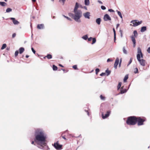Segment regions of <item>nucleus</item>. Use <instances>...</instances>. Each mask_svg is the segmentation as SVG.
Instances as JSON below:
<instances>
[{
	"mask_svg": "<svg viewBox=\"0 0 150 150\" xmlns=\"http://www.w3.org/2000/svg\"><path fill=\"white\" fill-rule=\"evenodd\" d=\"M122 83L121 82H119L117 86V89L118 90L120 88Z\"/></svg>",
	"mask_w": 150,
	"mask_h": 150,
	"instance_id": "2f4dec72",
	"label": "nucleus"
},
{
	"mask_svg": "<svg viewBox=\"0 0 150 150\" xmlns=\"http://www.w3.org/2000/svg\"><path fill=\"white\" fill-rule=\"evenodd\" d=\"M113 32H114V35H116V32H115V29L114 28H113Z\"/></svg>",
	"mask_w": 150,
	"mask_h": 150,
	"instance_id": "864d4df0",
	"label": "nucleus"
},
{
	"mask_svg": "<svg viewBox=\"0 0 150 150\" xmlns=\"http://www.w3.org/2000/svg\"><path fill=\"white\" fill-rule=\"evenodd\" d=\"M112 61L113 60H111L110 59L108 58V59L107 60V62H109L110 61L112 62Z\"/></svg>",
	"mask_w": 150,
	"mask_h": 150,
	"instance_id": "8fccbe9b",
	"label": "nucleus"
},
{
	"mask_svg": "<svg viewBox=\"0 0 150 150\" xmlns=\"http://www.w3.org/2000/svg\"><path fill=\"white\" fill-rule=\"evenodd\" d=\"M100 99L102 100H105V97H103L102 95H100Z\"/></svg>",
	"mask_w": 150,
	"mask_h": 150,
	"instance_id": "4c0bfd02",
	"label": "nucleus"
},
{
	"mask_svg": "<svg viewBox=\"0 0 150 150\" xmlns=\"http://www.w3.org/2000/svg\"><path fill=\"white\" fill-rule=\"evenodd\" d=\"M52 145L54 148L57 150H60L62 149V145L60 144L59 143V141H57L54 144H52Z\"/></svg>",
	"mask_w": 150,
	"mask_h": 150,
	"instance_id": "20e7f679",
	"label": "nucleus"
},
{
	"mask_svg": "<svg viewBox=\"0 0 150 150\" xmlns=\"http://www.w3.org/2000/svg\"><path fill=\"white\" fill-rule=\"evenodd\" d=\"M85 111L87 113V114L88 116L89 115V112L87 110H85Z\"/></svg>",
	"mask_w": 150,
	"mask_h": 150,
	"instance_id": "bf43d9fd",
	"label": "nucleus"
},
{
	"mask_svg": "<svg viewBox=\"0 0 150 150\" xmlns=\"http://www.w3.org/2000/svg\"><path fill=\"white\" fill-rule=\"evenodd\" d=\"M137 125L138 126H140L144 125V122L145 121L144 119H142L140 117H137Z\"/></svg>",
	"mask_w": 150,
	"mask_h": 150,
	"instance_id": "39448f33",
	"label": "nucleus"
},
{
	"mask_svg": "<svg viewBox=\"0 0 150 150\" xmlns=\"http://www.w3.org/2000/svg\"><path fill=\"white\" fill-rule=\"evenodd\" d=\"M133 34L134 35H133V36L134 37H137L138 35V33L137 31L136 30H135L133 32Z\"/></svg>",
	"mask_w": 150,
	"mask_h": 150,
	"instance_id": "4be33fe9",
	"label": "nucleus"
},
{
	"mask_svg": "<svg viewBox=\"0 0 150 150\" xmlns=\"http://www.w3.org/2000/svg\"><path fill=\"white\" fill-rule=\"evenodd\" d=\"M138 61L139 62L140 64L144 67L145 65L146 61L145 60L142 59H140V57L139 56H138L137 58Z\"/></svg>",
	"mask_w": 150,
	"mask_h": 150,
	"instance_id": "0eeeda50",
	"label": "nucleus"
},
{
	"mask_svg": "<svg viewBox=\"0 0 150 150\" xmlns=\"http://www.w3.org/2000/svg\"><path fill=\"white\" fill-rule=\"evenodd\" d=\"M146 30V26L142 27L140 31L142 32H144Z\"/></svg>",
	"mask_w": 150,
	"mask_h": 150,
	"instance_id": "dca6fc26",
	"label": "nucleus"
},
{
	"mask_svg": "<svg viewBox=\"0 0 150 150\" xmlns=\"http://www.w3.org/2000/svg\"><path fill=\"white\" fill-rule=\"evenodd\" d=\"M100 70L98 68H97L96 69V74H97L99 72Z\"/></svg>",
	"mask_w": 150,
	"mask_h": 150,
	"instance_id": "ea45409f",
	"label": "nucleus"
},
{
	"mask_svg": "<svg viewBox=\"0 0 150 150\" xmlns=\"http://www.w3.org/2000/svg\"><path fill=\"white\" fill-rule=\"evenodd\" d=\"M119 61V59L118 57H117L115 60V62L114 64V67L115 69H116L117 68V66L118 64Z\"/></svg>",
	"mask_w": 150,
	"mask_h": 150,
	"instance_id": "9d476101",
	"label": "nucleus"
},
{
	"mask_svg": "<svg viewBox=\"0 0 150 150\" xmlns=\"http://www.w3.org/2000/svg\"><path fill=\"white\" fill-rule=\"evenodd\" d=\"M37 28L39 29H43L44 28V25L43 24H38L37 25Z\"/></svg>",
	"mask_w": 150,
	"mask_h": 150,
	"instance_id": "ddd939ff",
	"label": "nucleus"
},
{
	"mask_svg": "<svg viewBox=\"0 0 150 150\" xmlns=\"http://www.w3.org/2000/svg\"><path fill=\"white\" fill-rule=\"evenodd\" d=\"M137 122V117L135 116H131L128 117L126 120V123L129 125H134Z\"/></svg>",
	"mask_w": 150,
	"mask_h": 150,
	"instance_id": "f03ea898",
	"label": "nucleus"
},
{
	"mask_svg": "<svg viewBox=\"0 0 150 150\" xmlns=\"http://www.w3.org/2000/svg\"><path fill=\"white\" fill-rule=\"evenodd\" d=\"M137 53L138 54L137 55V58L138 56H139V57H140V55H139V54H140L142 53L141 51V49L139 47L137 48Z\"/></svg>",
	"mask_w": 150,
	"mask_h": 150,
	"instance_id": "2eb2a0df",
	"label": "nucleus"
},
{
	"mask_svg": "<svg viewBox=\"0 0 150 150\" xmlns=\"http://www.w3.org/2000/svg\"><path fill=\"white\" fill-rule=\"evenodd\" d=\"M0 5L3 6H6L7 4L4 2H0Z\"/></svg>",
	"mask_w": 150,
	"mask_h": 150,
	"instance_id": "412c9836",
	"label": "nucleus"
},
{
	"mask_svg": "<svg viewBox=\"0 0 150 150\" xmlns=\"http://www.w3.org/2000/svg\"><path fill=\"white\" fill-rule=\"evenodd\" d=\"M74 20L76 22L80 23V18L82 16V12L81 10L74 11Z\"/></svg>",
	"mask_w": 150,
	"mask_h": 150,
	"instance_id": "7ed1b4c3",
	"label": "nucleus"
},
{
	"mask_svg": "<svg viewBox=\"0 0 150 150\" xmlns=\"http://www.w3.org/2000/svg\"><path fill=\"white\" fill-rule=\"evenodd\" d=\"M16 33H13V34L12 35V38H14L16 36Z\"/></svg>",
	"mask_w": 150,
	"mask_h": 150,
	"instance_id": "c03bdc74",
	"label": "nucleus"
},
{
	"mask_svg": "<svg viewBox=\"0 0 150 150\" xmlns=\"http://www.w3.org/2000/svg\"><path fill=\"white\" fill-rule=\"evenodd\" d=\"M133 47H135L136 46V43H133Z\"/></svg>",
	"mask_w": 150,
	"mask_h": 150,
	"instance_id": "e2e57ef3",
	"label": "nucleus"
},
{
	"mask_svg": "<svg viewBox=\"0 0 150 150\" xmlns=\"http://www.w3.org/2000/svg\"><path fill=\"white\" fill-rule=\"evenodd\" d=\"M19 52L18 50H16L15 51V57H16L17 56Z\"/></svg>",
	"mask_w": 150,
	"mask_h": 150,
	"instance_id": "58836bf2",
	"label": "nucleus"
},
{
	"mask_svg": "<svg viewBox=\"0 0 150 150\" xmlns=\"http://www.w3.org/2000/svg\"><path fill=\"white\" fill-rule=\"evenodd\" d=\"M83 15L85 18L89 19L90 15V13L87 12L83 14Z\"/></svg>",
	"mask_w": 150,
	"mask_h": 150,
	"instance_id": "9b49d317",
	"label": "nucleus"
},
{
	"mask_svg": "<svg viewBox=\"0 0 150 150\" xmlns=\"http://www.w3.org/2000/svg\"><path fill=\"white\" fill-rule=\"evenodd\" d=\"M53 69L54 71H56L57 69V67L54 65H53L52 66Z\"/></svg>",
	"mask_w": 150,
	"mask_h": 150,
	"instance_id": "c756f323",
	"label": "nucleus"
},
{
	"mask_svg": "<svg viewBox=\"0 0 150 150\" xmlns=\"http://www.w3.org/2000/svg\"><path fill=\"white\" fill-rule=\"evenodd\" d=\"M82 38L84 40H86L88 38V36L87 35H85L83 36Z\"/></svg>",
	"mask_w": 150,
	"mask_h": 150,
	"instance_id": "c85d7f7f",
	"label": "nucleus"
},
{
	"mask_svg": "<svg viewBox=\"0 0 150 150\" xmlns=\"http://www.w3.org/2000/svg\"><path fill=\"white\" fill-rule=\"evenodd\" d=\"M66 18L68 20H69V21H72V19L71 18L68 17H67Z\"/></svg>",
	"mask_w": 150,
	"mask_h": 150,
	"instance_id": "603ef678",
	"label": "nucleus"
},
{
	"mask_svg": "<svg viewBox=\"0 0 150 150\" xmlns=\"http://www.w3.org/2000/svg\"><path fill=\"white\" fill-rule=\"evenodd\" d=\"M116 40V35H114V41L115 42Z\"/></svg>",
	"mask_w": 150,
	"mask_h": 150,
	"instance_id": "4d7b16f0",
	"label": "nucleus"
},
{
	"mask_svg": "<svg viewBox=\"0 0 150 150\" xmlns=\"http://www.w3.org/2000/svg\"><path fill=\"white\" fill-rule=\"evenodd\" d=\"M68 14L69 16L73 18L74 20V14H73L71 13H69Z\"/></svg>",
	"mask_w": 150,
	"mask_h": 150,
	"instance_id": "b1692460",
	"label": "nucleus"
},
{
	"mask_svg": "<svg viewBox=\"0 0 150 150\" xmlns=\"http://www.w3.org/2000/svg\"><path fill=\"white\" fill-rule=\"evenodd\" d=\"M122 62V59L121 58L120 59V63H121Z\"/></svg>",
	"mask_w": 150,
	"mask_h": 150,
	"instance_id": "338daca9",
	"label": "nucleus"
},
{
	"mask_svg": "<svg viewBox=\"0 0 150 150\" xmlns=\"http://www.w3.org/2000/svg\"><path fill=\"white\" fill-rule=\"evenodd\" d=\"M132 58H130L129 61V62L128 64L127 65V66H128L132 63Z\"/></svg>",
	"mask_w": 150,
	"mask_h": 150,
	"instance_id": "e433bc0d",
	"label": "nucleus"
},
{
	"mask_svg": "<svg viewBox=\"0 0 150 150\" xmlns=\"http://www.w3.org/2000/svg\"><path fill=\"white\" fill-rule=\"evenodd\" d=\"M101 19L100 18H98L96 20V22L98 25H100V23Z\"/></svg>",
	"mask_w": 150,
	"mask_h": 150,
	"instance_id": "a211bd4d",
	"label": "nucleus"
},
{
	"mask_svg": "<svg viewBox=\"0 0 150 150\" xmlns=\"http://www.w3.org/2000/svg\"><path fill=\"white\" fill-rule=\"evenodd\" d=\"M46 57L48 59H50L52 58V55L50 54H47L46 56Z\"/></svg>",
	"mask_w": 150,
	"mask_h": 150,
	"instance_id": "bb28decb",
	"label": "nucleus"
},
{
	"mask_svg": "<svg viewBox=\"0 0 150 150\" xmlns=\"http://www.w3.org/2000/svg\"><path fill=\"white\" fill-rule=\"evenodd\" d=\"M65 1L66 0H59V1L60 2H62L63 3V5H64V4Z\"/></svg>",
	"mask_w": 150,
	"mask_h": 150,
	"instance_id": "79ce46f5",
	"label": "nucleus"
},
{
	"mask_svg": "<svg viewBox=\"0 0 150 150\" xmlns=\"http://www.w3.org/2000/svg\"><path fill=\"white\" fill-rule=\"evenodd\" d=\"M120 24H117L116 25V28L117 29L118 27L119 26Z\"/></svg>",
	"mask_w": 150,
	"mask_h": 150,
	"instance_id": "052dcab7",
	"label": "nucleus"
},
{
	"mask_svg": "<svg viewBox=\"0 0 150 150\" xmlns=\"http://www.w3.org/2000/svg\"><path fill=\"white\" fill-rule=\"evenodd\" d=\"M92 44H93L96 43V40L95 38H93L92 39Z\"/></svg>",
	"mask_w": 150,
	"mask_h": 150,
	"instance_id": "f704fd0d",
	"label": "nucleus"
},
{
	"mask_svg": "<svg viewBox=\"0 0 150 150\" xmlns=\"http://www.w3.org/2000/svg\"><path fill=\"white\" fill-rule=\"evenodd\" d=\"M127 91V90L126 89H124L123 90L120 89V93L122 94L124 93Z\"/></svg>",
	"mask_w": 150,
	"mask_h": 150,
	"instance_id": "aec40b11",
	"label": "nucleus"
},
{
	"mask_svg": "<svg viewBox=\"0 0 150 150\" xmlns=\"http://www.w3.org/2000/svg\"><path fill=\"white\" fill-rule=\"evenodd\" d=\"M59 66H60V67H64V66H63L62 65V64H59Z\"/></svg>",
	"mask_w": 150,
	"mask_h": 150,
	"instance_id": "0e129e2a",
	"label": "nucleus"
},
{
	"mask_svg": "<svg viewBox=\"0 0 150 150\" xmlns=\"http://www.w3.org/2000/svg\"><path fill=\"white\" fill-rule=\"evenodd\" d=\"M123 53L125 54H127V51L125 50V47H123Z\"/></svg>",
	"mask_w": 150,
	"mask_h": 150,
	"instance_id": "473e14b6",
	"label": "nucleus"
},
{
	"mask_svg": "<svg viewBox=\"0 0 150 150\" xmlns=\"http://www.w3.org/2000/svg\"><path fill=\"white\" fill-rule=\"evenodd\" d=\"M134 72L135 74H137V73H138V69H137V68H136L135 69H134Z\"/></svg>",
	"mask_w": 150,
	"mask_h": 150,
	"instance_id": "c9c22d12",
	"label": "nucleus"
},
{
	"mask_svg": "<svg viewBox=\"0 0 150 150\" xmlns=\"http://www.w3.org/2000/svg\"><path fill=\"white\" fill-rule=\"evenodd\" d=\"M111 112V111L108 110L107 111V113L104 115L103 113L102 114V117L103 119H105L108 117L109 115Z\"/></svg>",
	"mask_w": 150,
	"mask_h": 150,
	"instance_id": "6e6552de",
	"label": "nucleus"
},
{
	"mask_svg": "<svg viewBox=\"0 0 150 150\" xmlns=\"http://www.w3.org/2000/svg\"><path fill=\"white\" fill-rule=\"evenodd\" d=\"M72 67H73V68H74L75 69H76V70L78 69L77 65H74Z\"/></svg>",
	"mask_w": 150,
	"mask_h": 150,
	"instance_id": "a19ab883",
	"label": "nucleus"
},
{
	"mask_svg": "<svg viewBox=\"0 0 150 150\" xmlns=\"http://www.w3.org/2000/svg\"><path fill=\"white\" fill-rule=\"evenodd\" d=\"M117 14L118 15L120 16V18H121L122 19V15L120 11H119L117 10Z\"/></svg>",
	"mask_w": 150,
	"mask_h": 150,
	"instance_id": "a878e982",
	"label": "nucleus"
},
{
	"mask_svg": "<svg viewBox=\"0 0 150 150\" xmlns=\"http://www.w3.org/2000/svg\"><path fill=\"white\" fill-rule=\"evenodd\" d=\"M85 4L86 5L88 6L90 2L89 0H85L84 1Z\"/></svg>",
	"mask_w": 150,
	"mask_h": 150,
	"instance_id": "5701e85b",
	"label": "nucleus"
},
{
	"mask_svg": "<svg viewBox=\"0 0 150 150\" xmlns=\"http://www.w3.org/2000/svg\"><path fill=\"white\" fill-rule=\"evenodd\" d=\"M83 8L86 10H87V7L85 6H84Z\"/></svg>",
	"mask_w": 150,
	"mask_h": 150,
	"instance_id": "69168bd1",
	"label": "nucleus"
},
{
	"mask_svg": "<svg viewBox=\"0 0 150 150\" xmlns=\"http://www.w3.org/2000/svg\"><path fill=\"white\" fill-rule=\"evenodd\" d=\"M147 52L148 53H150V47L148 48L147 50Z\"/></svg>",
	"mask_w": 150,
	"mask_h": 150,
	"instance_id": "de8ad7c7",
	"label": "nucleus"
},
{
	"mask_svg": "<svg viewBox=\"0 0 150 150\" xmlns=\"http://www.w3.org/2000/svg\"><path fill=\"white\" fill-rule=\"evenodd\" d=\"M105 72L107 74V76H108L110 74L111 71H109L108 69H107L105 71Z\"/></svg>",
	"mask_w": 150,
	"mask_h": 150,
	"instance_id": "cd10ccee",
	"label": "nucleus"
},
{
	"mask_svg": "<svg viewBox=\"0 0 150 150\" xmlns=\"http://www.w3.org/2000/svg\"><path fill=\"white\" fill-rule=\"evenodd\" d=\"M139 55H140V59H141V58H142L143 57V54L142 53L140 54Z\"/></svg>",
	"mask_w": 150,
	"mask_h": 150,
	"instance_id": "6e6d98bb",
	"label": "nucleus"
},
{
	"mask_svg": "<svg viewBox=\"0 0 150 150\" xmlns=\"http://www.w3.org/2000/svg\"><path fill=\"white\" fill-rule=\"evenodd\" d=\"M24 50H25L24 48L22 47H20L19 49V51L20 54H21L22 53H23L24 52Z\"/></svg>",
	"mask_w": 150,
	"mask_h": 150,
	"instance_id": "6ab92c4d",
	"label": "nucleus"
},
{
	"mask_svg": "<svg viewBox=\"0 0 150 150\" xmlns=\"http://www.w3.org/2000/svg\"><path fill=\"white\" fill-rule=\"evenodd\" d=\"M97 1H98V3H99V4H103L102 2L101 1H100L99 0H98Z\"/></svg>",
	"mask_w": 150,
	"mask_h": 150,
	"instance_id": "5fc2aeb1",
	"label": "nucleus"
},
{
	"mask_svg": "<svg viewBox=\"0 0 150 150\" xmlns=\"http://www.w3.org/2000/svg\"><path fill=\"white\" fill-rule=\"evenodd\" d=\"M105 75V73H101L100 74V75L101 76H103Z\"/></svg>",
	"mask_w": 150,
	"mask_h": 150,
	"instance_id": "49530a36",
	"label": "nucleus"
},
{
	"mask_svg": "<svg viewBox=\"0 0 150 150\" xmlns=\"http://www.w3.org/2000/svg\"><path fill=\"white\" fill-rule=\"evenodd\" d=\"M108 11H109L110 12H114V11L113 10L111 9H109Z\"/></svg>",
	"mask_w": 150,
	"mask_h": 150,
	"instance_id": "09e8293b",
	"label": "nucleus"
},
{
	"mask_svg": "<svg viewBox=\"0 0 150 150\" xmlns=\"http://www.w3.org/2000/svg\"><path fill=\"white\" fill-rule=\"evenodd\" d=\"M10 19L12 21L13 23L15 25H18L19 23V22L14 18H11Z\"/></svg>",
	"mask_w": 150,
	"mask_h": 150,
	"instance_id": "f8f14e48",
	"label": "nucleus"
},
{
	"mask_svg": "<svg viewBox=\"0 0 150 150\" xmlns=\"http://www.w3.org/2000/svg\"><path fill=\"white\" fill-rule=\"evenodd\" d=\"M135 37H134L133 35H132L131 36L132 41L133 43H136V40L135 39Z\"/></svg>",
	"mask_w": 150,
	"mask_h": 150,
	"instance_id": "f3484780",
	"label": "nucleus"
},
{
	"mask_svg": "<svg viewBox=\"0 0 150 150\" xmlns=\"http://www.w3.org/2000/svg\"><path fill=\"white\" fill-rule=\"evenodd\" d=\"M79 7V4L77 2H76L75 4V6L74 10V11H80V10H78V8Z\"/></svg>",
	"mask_w": 150,
	"mask_h": 150,
	"instance_id": "4468645a",
	"label": "nucleus"
},
{
	"mask_svg": "<svg viewBox=\"0 0 150 150\" xmlns=\"http://www.w3.org/2000/svg\"><path fill=\"white\" fill-rule=\"evenodd\" d=\"M6 47V44H4L2 45V47H1V50H3Z\"/></svg>",
	"mask_w": 150,
	"mask_h": 150,
	"instance_id": "7c9ffc66",
	"label": "nucleus"
},
{
	"mask_svg": "<svg viewBox=\"0 0 150 150\" xmlns=\"http://www.w3.org/2000/svg\"><path fill=\"white\" fill-rule=\"evenodd\" d=\"M31 50L35 54V51L34 50L33 47L31 48Z\"/></svg>",
	"mask_w": 150,
	"mask_h": 150,
	"instance_id": "a18cd8bd",
	"label": "nucleus"
},
{
	"mask_svg": "<svg viewBox=\"0 0 150 150\" xmlns=\"http://www.w3.org/2000/svg\"><path fill=\"white\" fill-rule=\"evenodd\" d=\"M25 57L26 58H28L29 57V56L27 55H26Z\"/></svg>",
	"mask_w": 150,
	"mask_h": 150,
	"instance_id": "774afa93",
	"label": "nucleus"
},
{
	"mask_svg": "<svg viewBox=\"0 0 150 150\" xmlns=\"http://www.w3.org/2000/svg\"><path fill=\"white\" fill-rule=\"evenodd\" d=\"M137 20H132L130 22V23L133 24L132 26L134 27H136L140 25L142 23V21L137 22Z\"/></svg>",
	"mask_w": 150,
	"mask_h": 150,
	"instance_id": "423d86ee",
	"label": "nucleus"
},
{
	"mask_svg": "<svg viewBox=\"0 0 150 150\" xmlns=\"http://www.w3.org/2000/svg\"><path fill=\"white\" fill-rule=\"evenodd\" d=\"M12 9L10 8H8L6 10V12L7 13H9L12 11Z\"/></svg>",
	"mask_w": 150,
	"mask_h": 150,
	"instance_id": "72a5a7b5",
	"label": "nucleus"
},
{
	"mask_svg": "<svg viewBox=\"0 0 150 150\" xmlns=\"http://www.w3.org/2000/svg\"><path fill=\"white\" fill-rule=\"evenodd\" d=\"M101 8L103 10H104L106 9V7L105 6H101Z\"/></svg>",
	"mask_w": 150,
	"mask_h": 150,
	"instance_id": "37998d69",
	"label": "nucleus"
},
{
	"mask_svg": "<svg viewBox=\"0 0 150 150\" xmlns=\"http://www.w3.org/2000/svg\"><path fill=\"white\" fill-rule=\"evenodd\" d=\"M103 19L105 21L111 20V18L108 14H105L104 16Z\"/></svg>",
	"mask_w": 150,
	"mask_h": 150,
	"instance_id": "1a4fd4ad",
	"label": "nucleus"
},
{
	"mask_svg": "<svg viewBox=\"0 0 150 150\" xmlns=\"http://www.w3.org/2000/svg\"><path fill=\"white\" fill-rule=\"evenodd\" d=\"M34 142H35V141H32L31 142V144H34V145H35V144H34Z\"/></svg>",
	"mask_w": 150,
	"mask_h": 150,
	"instance_id": "680f3d73",
	"label": "nucleus"
},
{
	"mask_svg": "<svg viewBox=\"0 0 150 150\" xmlns=\"http://www.w3.org/2000/svg\"><path fill=\"white\" fill-rule=\"evenodd\" d=\"M62 137L65 140H67V139L64 136H62Z\"/></svg>",
	"mask_w": 150,
	"mask_h": 150,
	"instance_id": "13d9d810",
	"label": "nucleus"
},
{
	"mask_svg": "<svg viewBox=\"0 0 150 150\" xmlns=\"http://www.w3.org/2000/svg\"><path fill=\"white\" fill-rule=\"evenodd\" d=\"M34 135L35 141L38 148L44 150H49L50 149L47 146H46V135L42 129H36Z\"/></svg>",
	"mask_w": 150,
	"mask_h": 150,
	"instance_id": "f257e3e1",
	"label": "nucleus"
},
{
	"mask_svg": "<svg viewBox=\"0 0 150 150\" xmlns=\"http://www.w3.org/2000/svg\"><path fill=\"white\" fill-rule=\"evenodd\" d=\"M128 75H126L125 76V77L124 79V82H126L127 80L128 79Z\"/></svg>",
	"mask_w": 150,
	"mask_h": 150,
	"instance_id": "393cba45",
	"label": "nucleus"
},
{
	"mask_svg": "<svg viewBox=\"0 0 150 150\" xmlns=\"http://www.w3.org/2000/svg\"><path fill=\"white\" fill-rule=\"evenodd\" d=\"M93 38H92V37H90L88 39V41H91V40Z\"/></svg>",
	"mask_w": 150,
	"mask_h": 150,
	"instance_id": "3c124183",
	"label": "nucleus"
}]
</instances>
